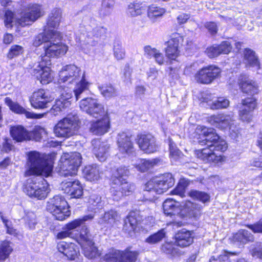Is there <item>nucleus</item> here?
Returning a JSON list of instances; mask_svg holds the SVG:
<instances>
[{
  "mask_svg": "<svg viewBox=\"0 0 262 262\" xmlns=\"http://www.w3.org/2000/svg\"><path fill=\"white\" fill-rule=\"evenodd\" d=\"M85 74L80 69L74 64L63 67L59 73V83H76L74 93L76 101L80 98V95L87 90L89 83L85 79Z\"/></svg>",
  "mask_w": 262,
  "mask_h": 262,
  "instance_id": "1",
  "label": "nucleus"
},
{
  "mask_svg": "<svg viewBox=\"0 0 262 262\" xmlns=\"http://www.w3.org/2000/svg\"><path fill=\"white\" fill-rule=\"evenodd\" d=\"M201 128L205 139L200 140L199 142L202 145H207V147L197 151L198 157L204 162L217 163L222 161V156L212 152V149L213 144H215V142L220 139L219 136L215 133L213 128H209L205 126H202Z\"/></svg>",
  "mask_w": 262,
  "mask_h": 262,
  "instance_id": "2",
  "label": "nucleus"
},
{
  "mask_svg": "<svg viewBox=\"0 0 262 262\" xmlns=\"http://www.w3.org/2000/svg\"><path fill=\"white\" fill-rule=\"evenodd\" d=\"M27 165V169L25 173L26 177L42 175L47 177L53 170L51 162L47 160L44 155L35 151L29 153Z\"/></svg>",
  "mask_w": 262,
  "mask_h": 262,
  "instance_id": "3",
  "label": "nucleus"
},
{
  "mask_svg": "<svg viewBox=\"0 0 262 262\" xmlns=\"http://www.w3.org/2000/svg\"><path fill=\"white\" fill-rule=\"evenodd\" d=\"M23 190L31 198L42 200L46 198L50 190L49 185L45 180L34 177L27 180Z\"/></svg>",
  "mask_w": 262,
  "mask_h": 262,
  "instance_id": "4",
  "label": "nucleus"
},
{
  "mask_svg": "<svg viewBox=\"0 0 262 262\" xmlns=\"http://www.w3.org/2000/svg\"><path fill=\"white\" fill-rule=\"evenodd\" d=\"M81 159L80 154L77 152L63 154L58 164L60 176L68 177L75 175L81 165Z\"/></svg>",
  "mask_w": 262,
  "mask_h": 262,
  "instance_id": "5",
  "label": "nucleus"
},
{
  "mask_svg": "<svg viewBox=\"0 0 262 262\" xmlns=\"http://www.w3.org/2000/svg\"><path fill=\"white\" fill-rule=\"evenodd\" d=\"M174 183V179L170 173H165L159 177H155L146 183L145 186L146 193L147 195L149 192L152 193L154 197L155 193L161 194L166 191L169 188L171 187Z\"/></svg>",
  "mask_w": 262,
  "mask_h": 262,
  "instance_id": "6",
  "label": "nucleus"
},
{
  "mask_svg": "<svg viewBox=\"0 0 262 262\" xmlns=\"http://www.w3.org/2000/svg\"><path fill=\"white\" fill-rule=\"evenodd\" d=\"M47 210L59 221L65 220L71 214L68 203L63 197L59 195L49 199L47 204Z\"/></svg>",
  "mask_w": 262,
  "mask_h": 262,
  "instance_id": "7",
  "label": "nucleus"
},
{
  "mask_svg": "<svg viewBox=\"0 0 262 262\" xmlns=\"http://www.w3.org/2000/svg\"><path fill=\"white\" fill-rule=\"evenodd\" d=\"M78 117L76 115H69L60 121L54 128V133L58 137H69L78 129Z\"/></svg>",
  "mask_w": 262,
  "mask_h": 262,
  "instance_id": "8",
  "label": "nucleus"
},
{
  "mask_svg": "<svg viewBox=\"0 0 262 262\" xmlns=\"http://www.w3.org/2000/svg\"><path fill=\"white\" fill-rule=\"evenodd\" d=\"M208 120L211 124L216 127L221 129L228 128L232 138L238 137L239 132L236 128L233 115L220 114L210 116Z\"/></svg>",
  "mask_w": 262,
  "mask_h": 262,
  "instance_id": "9",
  "label": "nucleus"
},
{
  "mask_svg": "<svg viewBox=\"0 0 262 262\" xmlns=\"http://www.w3.org/2000/svg\"><path fill=\"white\" fill-rule=\"evenodd\" d=\"M60 40L61 38L59 40L56 38L51 39L49 44H47L45 46L44 48L45 55L40 56L39 60L46 62L47 64H51V58L64 55L68 50V47L59 43L58 41Z\"/></svg>",
  "mask_w": 262,
  "mask_h": 262,
  "instance_id": "10",
  "label": "nucleus"
},
{
  "mask_svg": "<svg viewBox=\"0 0 262 262\" xmlns=\"http://www.w3.org/2000/svg\"><path fill=\"white\" fill-rule=\"evenodd\" d=\"M79 107L82 111L95 118L104 116L106 114L104 106L98 100L92 97L82 99L79 102Z\"/></svg>",
  "mask_w": 262,
  "mask_h": 262,
  "instance_id": "11",
  "label": "nucleus"
},
{
  "mask_svg": "<svg viewBox=\"0 0 262 262\" xmlns=\"http://www.w3.org/2000/svg\"><path fill=\"white\" fill-rule=\"evenodd\" d=\"M138 253L126 250L124 251L110 249L102 258L105 262H135Z\"/></svg>",
  "mask_w": 262,
  "mask_h": 262,
  "instance_id": "12",
  "label": "nucleus"
},
{
  "mask_svg": "<svg viewBox=\"0 0 262 262\" xmlns=\"http://www.w3.org/2000/svg\"><path fill=\"white\" fill-rule=\"evenodd\" d=\"M114 182L111 192L114 200L118 201L124 196L129 195L135 190V185L127 182L125 179L114 180Z\"/></svg>",
  "mask_w": 262,
  "mask_h": 262,
  "instance_id": "13",
  "label": "nucleus"
},
{
  "mask_svg": "<svg viewBox=\"0 0 262 262\" xmlns=\"http://www.w3.org/2000/svg\"><path fill=\"white\" fill-rule=\"evenodd\" d=\"M42 15L40 6L37 4H30L25 7L21 12L19 23L21 27L30 25Z\"/></svg>",
  "mask_w": 262,
  "mask_h": 262,
  "instance_id": "14",
  "label": "nucleus"
},
{
  "mask_svg": "<svg viewBox=\"0 0 262 262\" xmlns=\"http://www.w3.org/2000/svg\"><path fill=\"white\" fill-rule=\"evenodd\" d=\"M221 73V70L213 66H210L204 67L201 69L196 74V80L201 83L210 84Z\"/></svg>",
  "mask_w": 262,
  "mask_h": 262,
  "instance_id": "15",
  "label": "nucleus"
},
{
  "mask_svg": "<svg viewBox=\"0 0 262 262\" xmlns=\"http://www.w3.org/2000/svg\"><path fill=\"white\" fill-rule=\"evenodd\" d=\"M46 62L39 60L37 65L33 69L32 73L42 84H47L53 79V75Z\"/></svg>",
  "mask_w": 262,
  "mask_h": 262,
  "instance_id": "16",
  "label": "nucleus"
},
{
  "mask_svg": "<svg viewBox=\"0 0 262 262\" xmlns=\"http://www.w3.org/2000/svg\"><path fill=\"white\" fill-rule=\"evenodd\" d=\"M52 100L48 91L40 89L33 92L30 98L31 106L34 108L43 109Z\"/></svg>",
  "mask_w": 262,
  "mask_h": 262,
  "instance_id": "17",
  "label": "nucleus"
},
{
  "mask_svg": "<svg viewBox=\"0 0 262 262\" xmlns=\"http://www.w3.org/2000/svg\"><path fill=\"white\" fill-rule=\"evenodd\" d=\"M242 104L239 118L244 122H250L253 117L252 112L257 106L256 99L254 97L245 98L242 100Z\"/></svg>",
  "mask_w": 262,
  "mask_h": 262,
  "instance_id": "18",
  "label": "nucleus"
},
{
  "mask_svg": "<svg viewBox=\"0 0 262 262\" xmlns=\"http://www.w3.org/2000/svg\"><path fill=\"white\" fill-rule=\"evenodd\" d=\"M60 188L65 193H70L74 198H79L83 194L82 186L77 180L62 181Z\"/></svg>",
  "mask_w": 262,
  "mask_h": 262,
  "instance_id": "19",
  "label": "nucleus"
},
{
  "mask_svg": "<svg viewBox=\"0 0 262 262\" xmlns=\"http://www.w3.org/2000/svg\"><path fill=\"white\" fill-rule=\"evenodd\" d=\"M138 143L140 149L146 153L154 152L158 148L155 138L150 134L141 135Z\"/></svg>",
  "mask_w": 262,
  "mask_h": 262,
  "instance_id": "20",
  "label": "nucleus"
},
{
  "mask_svg": "<svg viewBox=\"0 0 262 262\" xmlns=\"http://www.w3.org/2000/svg\"><path fill=\"white\" fill-rule=\"evenodd\" d=\"M58 251L62 253L69 260H75L79 254L77 246L73 243L64 241L59 242L57 245Z\"/></svg>",
  "mask_w": 262,
  "mask_h": 262,
  "instance_id": "21",
  "label": "nucleus"
},
{
  "mask_svg": "<svg viewBox=\"0 0 262 262\" xmlns=\"http://www.w3.org/2000/svg\"><path fill=\"white\" fill-rule=\"evenodd\" d=\"M4 102L5 104L9 107L11 111L17 114H24L27 118H40L42 116V115H37L32 112L27 111L25 108L19 105L17 102H13L9 97H6L4 99Z\"/></svg>",
  "mask_w": 262,
  "mask_h": 262,
  "instance_id": "22",
  "label": "nucleus"
},
{
  "mask_svg": "<svg viewBox=\"0 0 262 262\" xmlns=\"http://www.w3.org/2000/svg\"><path fill=\"white\" fill-rule=\"evenodd\" d=\"M45 33L39 34L35 36L33 45L34 47H39L41 45H43V49L47 44H49L50 41L54 38L57 40L61 38L60 33L56 30H52L50 32L49 30L45 31Z\"/></svg>",
  "mask_w": 262,
  "mask_h": 262,
  "instance_id": "23",
  "label": "nucleus"
},
{
  "mask_svg": "<svg viewBox=\"0 0 262 262\" xmlns=\"http://www.w3.org/2000/svg\"><path fill=\"white\" fill-rule=\"evenodd\" d=\"M142 220L140 215L139 212H130L124 220L123 225V230L130 236L136 229L137 225L140 223Z\"/></svg>",
  "mask_w": 262,
  "mask_h": 262,
  "instance_id": "24",
  "label": "nucleus"
},
{
  "mask_svg": "<svg viewBox=\"0 0 262 262\" xmlns=\"http://www.w3.org/2000/svg\"><path fill=\"white\" fill-rule=\"evenodd\" d=\"M131 136L122 132L118 135L117 143L119 150L123 154H129L133 151V143L130 139Z\"/></svg>",
  "mask_w": 262,
  "mask_h": 262,
  "instance_id": "25",
  "label": "nucleus"
},
{
  "mask_svg": "<svg viewBox=\"0 0 262 262\" xmlns=\"http://www.w3.org/2000/svg\"><path fill=\"white\" fill-rule=\"evenodd\" d=\"M238 84L243 93L251 95H254L258 93V86L257 83L246 76H240L238 79Z\"/></svg>",
  "mask_w": 262,
  "mask_h": 262,
  "instance_id": "26",
  "label": "nucleus"
},
{
  "mask_svg": "<svg viewBox=\"0 0 262 262\" xmlns=\"http://www.w3.org/2000/svg\"><path fill=\"white\" fill-rule=\"evenodd\" d=\"M92 143L93 146V152L96 158L100 161H104L108 155L109 145L98 139L93 140Z\"/></svg>",
  "mask_w": 262,
  "mask_h": 262,
  "instance_id": "27",
  "label": "nucleus"
},
{
  "mask_svg": "<svg viewBox=\"0 0 262 262\" xmlns=\"http://www.w3.org/2000/svg\"><path fill=\"white\" fill-rule=\"evenodd\" d=\"M110 128V120L105 116L101 120L91 123L90 131L94 135H102L108 132Z\"/></svg>",
  "mask_w": 262,
  "mask_h": 262,
  "instance_id": "28",
  "label": "nucleus"
},
{
  "mask_svg": "<svg viewBox=\"0 0 262 262\" xmlns=\"http://www.w3.org/2000/svg\"><path fill=\"white\" fill-rule=\"evenodd\" d=\"M84 177L91 182H96L102 177V170L100 167L96 164L88 165L83 169Z\"/></svg>",
  "mask_w": 262,
  "mask_h": 262,
  "instance_id": "29",
  "label": "nucleus"
},
{
  "mask_svg": "<svg viewBox=\"0 0 262 262\" xmlns=\"http://www.w3.org/2000/svg\"><path fill=\"white\" fill-rule=\"evenodd\" d=\"M182 213L186 214L189 217H198L201 213L202 207L201 205L187 201L181 204Z\"/></svg>",
  "mask_w": 262,
  "mask_h": 262,
  "instance_id": "30",
  "label": "nucleus"
},
{
  "mask_svg": "<svg viewBox=\"0 0 262 262\" xmlns=\"http://www.w3.org/2000/svg\"><path fill=\"white\" fill-rule=\"evenodd\" d=\"M10 133L13 139L18 142L29 140L31 139L30 133L21 125L11 126Z\"/></svg>",
  "mask_w": 262,
  "mask_h": 262,
  "instance_id": "31",
  "label": "nucleus"
},
{
  "mask_svg": "<svg viewBox=\"0 0 262 262\" xmlns=\"http://www.w3.org/2000/svg\"><path fill=\"white\" fill-rule=\"evenodd\" d=\"M120 215L114 210H110L105 212L104 214L99 218L98 223L104 227H113L120 220Z\"/></svg>",
  "mask_w": 262,
  "mask_h": 262,
  "instance_id": "32",
  "label": "nucleus"
},
{
  "mask_svg": "<svg viewBox=\"0 0 262 262\" xmlns=\"http://www.w3.org/2000/svg\"><path fill=\"white\" fill-rule=\"evenodd\" d=\"M176 240L178 246L180 247L189 246L193 241L192 233L185 229L180 230L176 235Z\"/></svg>",
  "mask_w": 262,
  "mask_h": 262,
  "instance_id": "33",
  "label": "nucleus"
},
{
  "mask_svg": "<svg viewBox=\"0 0 262 262\" xmlns=\"http://www.w3.org/2000/svg\"><path fill=\"white\" fill-rule=\"evenodd\" d=\"M181 204L173 199H166L163 204L164 213L167 215H173L181 212Z\"/></svg>",
  "mask_w": 262,
  "mask_h": 262,
  "instance_id": "34",
  "label": "nucleus"
},
{
  "mask_svg": "<svg viewBox=\"0 0 262 262\" xmlns=\"http://www.w3.org/2000/svg\"><path fill=\"white\" fill-rule=\"evenodd\" d=\"M232 239L234 242L244 245L248 242H253L254 237L253 235L248 230L241 229L233 234Z\"/></svg>",
  "mask_w": 262,
  "mask_h": 262,
  "instance_id": "35",
  "label": "nucleus"
},
{
  "mask_svg": "<svg viewBox=\"0 0 262 262\" xmlns=\"http://www.w3.org/2000/svg\"><path fill=\"white\" fill-rule=\"evenodd\" d=\"M61 20V11L59 9H55L50 13L47 21V25L45 27V31L49 30L50 32L52 30L50 28L55 29L57 27ZM53 30H54V29Z\"/></svg>",
  "mask_w": 262,
  "mask_h": 262,
  "instance_id": "36",
  "label": "nucleus"
},
{
  "mask_svg": "<svg viewBox=\"0 0 262 262\" xmlns=\"http://www.w3.org/2000/svg\"><path fill=\"white\" fill-rule=\"evenodd\" d=\"M81 246L83 249L84 255L89 259L98 257L101 254V252L95 246L93 241L89 242V243L82 244Z\"/></svg>",
  "mask_w": 262,
  "mask_h": 262,
  "instance_id": "37",
  "label": "nucleus"
},
{
  "mask_svg": "<svg viewBox=\"0 0 262 262\" xmlns=\"http://www.w3.org/2000/svg\"><path fill=\"white\" fill-rule=\"evenodd\" d=\"M244 61L246 64L258 70L259 62L255 52L250 49H246L244 52Z\"/></svg>",
  "mask_w": 262,
  "mask_h": 262,
  "instance_id": "38",
  "label": "nucleus"
},
{
  "mask_svg": "<svg viewBox=\"0 0 262 262\" xmlns=\"http://www.w3.org/2000/svg\"><path fill=\"white\" fill-rule=\"evenodd\" d=\"M206 102L212 110L227 108L230 103L229 101L224 97H219L214 100H206Z\"/></svg>",
  "mask_w": 262,
  "mask_h": 262,
  "instance_id": "39",
  "label": "nucleus"
},
{
  "mask_svg": "<svg viewBox=\"0 0 262 262\" xmlns=\"http://www.w3.org/2000/svg\"><path fill=\"white\" fill-rule=\"evenodd\" d=\"M160 160L158 159L150 160L140 159L139 162L135 164L136 168L141 172H145L158 164Z\"/></svg>",
  "mask_w": 262,
  "mask_h": 262,
  "instance_id": "40",
  "label": "nucleus"
},
{
  "mask_svg": "<svg viewBox=\"0 0 262 262\" xmlns=\"http://www.w3.org/2000/svg\"><path fill=\"white\" fill-rule=\"evenodd\" d=\"M14 13L11 11H6L4 16V23L7 28H12L13 26H21L19 23L20 21V17L19 18L14 17Z\"/></svg>",
  "mask_w": 262,
  "mask_h": 262,
  "instance_id": "41",
  "label": "nucleus"
},
{
  "mask_svg": "<svg viewBox=\"0 0 262 262\" xmlns=\"http://www.w3.org/2000/svg\"><path fill=\"white\" fill-rule=\"evenodd\" d=\"M146 6L143 3L134 2L128 6V12L133 16L141 15L146 9Z\"/></svg>",
  "mask_w": 262,
  "mask_h": 262,
  "instance_id": "42",
  "label": "nucleus"
},
{
  "mask_svg": "<svg viewBox=\"0 0 262 262\" xmlns=\"http://www.w3.org/2000/svg\"><path fill=\"white\" fill-rule=\"evenodd\" d=\"M165 236L166 232L164 229H161L146 238L145 242L150 245L156 244L161 242Z\"/></svg>",
  "mask_w": 262,
  "mask_h": 262,
  "instance_id": "43",
  "label": "nucleus"
},
{
  "mask_svg": "<svg viewBox=\"0 0 262 262\" xmlns=\"http://www.w3.org/2000/svg\"><path fill=\"white\" fill-rule=\"evenodd\" d=\"M94 218V215L89 214L83 216L82 219H76L66 225L67 229L69 231L76 229L77 227L82 225L85 221L92 220Z\"/></svg>",
  "mask_w": 262,
  "mask_h": 262,
  "instance_id": "44",
  "label": "nucleus"
},
{
  "mask_svg": "<svg viewBox=\"0 0 262 262\" xmlns=\"http://www.w3.org/2000/svg\"><path fill=\"white\" fill-rule=\"evenodd\" d=\"M60 91V96L59 99L61 100L63 102H68L69 103V106L71 105V99L72 98L73 94L72 91L68 88L63 87V86H60L59 88Z\"/></svg>",
  "mask_w": 262,
  "mask_h": 262,
  "instance_id": "45",
  "label": "nucleus"
},
{
  "mask_svg": "<svg viewBox=\"0 0 262 262\" xmlns=\"http://www.w3.org/2000/svg\"><path fill=\"white\" fill-rule=\"evenodd\" d=\"M189 195L192 199L200 201L203 203L210 201L209 194L203 191L192 190L189 192Z\"/></svg>",
  "mask_w": 262,
  "mask_h": 262,
  "instance_id": "46",
  "label": "nucleus"
},
{
  "mask_svg": "<svg viewBox=\"0 0 262 262\" xmlns=\"http://www.w3.org/2000/svg\"><path fill=\"white\" fill-rule=\"evenodd\" d=\"M101 94L106 98L116 96L117 90L112 84H105L99 86Z\"/></svg>",
  "mask_w": 262,
  "mask_h": 262,
  "instance_id": "47",
  "label": "nucleus"
},
{
  "mask_svg": "<svg viewBox=\"0 0 262 262\" xmlns=\"http://www.w3.org/2000/svg\"><path fill=\"white\" fill-rule=\"evenodd\" d=\"M12 251V248L9 242H3L0 245V260H4L8 258Z\"/></svg>",
  "mask_w": 262,
  "mask_h": 262,
  "instance_id": "48",
  "label": "nucleus"
},
{
  "mask_svg": "<svg viewBox=\"0 0 262 262\" xmlns=\"http://www.w3.org/2000/svg\"><path fill=\"white\" fill-rule=\"evenodd\" d=\"M69 107V103L67 102H62L59 99L56 100L55 104L50 110V113L56 116L60 113L64 109Z\"/></svg>",
  "mask_w": 262,
  "mask_h": 262,
  "instance_id": "49",
  "label": "nucleus"
},
{
  "mask_svg": "<svg viewBox=\"0 0 262 262\" xmlns=\"http://www.w3.org/2000/svg\"><path fill=\"white\" fill-rule=\"evenodd\" d=\"M0 217L6 229V233L13 236L17 235V230L13 228L12 222L4 216L1 212H0Z\"/></svg>",
  "mask_w": 262,
  "mask_h": 262,
  "instance_id": "50",
  "label": "nucleus"
},
{
  "mask_svg": "<svg viewBox=\"0 0 262 262\" xmlns=\"http://www.w3.org/2000/svg\"><path fill=\"white\" fill-rule=\"evenodd\" d=\"M79 241L80 245L93 241L92 235L90 234L88 228L85 226H83L81 228Z\"/></svg>",
  "mask_w": 262,
  "mask_h": 262,
  "instance_id": "51",
  "label": "nucleus"
},
{
  "mask_svg": "<svg viewBox=\"0 0 262 262\" xmlns=\"http://www.w3.org/2000/svg\"><path fill=\"white\" fill-rule=\"evenodd\" d=\"M165 12L164 8L160 7L151 6L149 7L148 10V16L150 18L160 17L163 15Z\"/></svg>",
  "mask_w": 262,
  "mask_h": 262,
  "instance_id": "52",
  "label": "nucleus"
},
{
  "mask_svg": "<svg viewBox=\"0 0 262 262\" xmlns=\"http://www.w3.org/2000/svg\"><path fill=\"white\" fill-rule=\"evenodd\" d=\"M24 52V48L19 45H13L10 48L7 57L9 59H12L17 57Z\"/></svg>",
  "mask_w": 262,
  "mask_h": 262,
  "instance_id": "53",
  "label": "nucleus"
},
{
  "mask_svg": "<svg viewBox=\"0 0 262 262\" xmlns=\"http://www.w3.org/2000/svg\"><path fill=\"white\" fill-rule=\"evenodd\" d=\"M187 186V183L186 181L184 179L181 180L177 187L171 191V193L183 197L185 196V189Z\"/></svg>",
  "mask_w": 262,
  "mask_h": 262,
  "instance_id": "54",
  "label": "nucleus"
},
{
  "mask_svg": "<svg viewBox=\"0 0 262 262\" xmlns=\"http://www.w3.org/2000/svg\"><path fill=\"white\" fill-rule=\"evenodd\" d=\"M250 252L253 257L262 259V243L257 242L251 246Z\"/></svg>",
  "mask_w": 262,
  "mask_h": 262,
  "instance_id": "55",
  "label": "nucleus"
},
{
  "mask_svg": "<svg viewBox=\"0 0 262 262\" xmlns=\"http://www.w3.org/2000/svg\"><path fill=\"white\" fill-rule=\"evenodd\" d=\"M179 55V47L168 45L166 55L170 59L175 60Z\"/></svg>",
  "mask_w": 262,
  "mask_h": 262,
  "instance_id": "56",
  "label": "nucleus"
},
{
  "mask_svg": "<svg viewBox=\"0 0 262 262\" xmlns=\"http://www.w3.org/2000/svg\"><path fill=\"white\" fill-rule=\"evenodd\" d=\"M129 173V171L127 167L124 166H120L116 169L114 174L116 178L115 180L120 179L123 180V179H125L124 177L128 176Z\"/></svg>",
  "mask_w": 262,
  "mask_h": 262,
  "instance_id": "57",
  "label": "nucleus"
},
{
  "mask_svg": "<svg viewBox=\"0 0 262 262\" xmlns=\"http://www.w3.org/2000/svg\"><path fill=\"white\" fill-rule=\"evenodd\" d=\"M113 0H103L101 14L103 15H107L111 12L113 6Z\"/></svg>",
  "mask_w": 262,
  "mask_h": 262,
  "instance_id": "58",
  "label": "nucleus"
},
{
  "mask_svg": "<svg viewBox=\"0 0 262 262\" xmlns=\"http://www.w3.org/2000/svg\"><path fill=\"white\" fill-rule=\"evenodd\" d=\"M183 40V36L178 33L175 32L171 34L170 39L168 41V45L179 47L180 43Z\"/></svg>",
  "mask_w": 262,
  "mask_h": 262,
  "instance_id": "59",
  "label": "nucleus"
},
{
  "mask_svg": "<svg viewBox=\"0 0 262 262\" xmlns=\"http://www.w3.org/2000/svg\"><path fill=\"white\" fill-rule=\"evenodd\" d=\"M162 250L164 253L174 256L178 254V250L175 246L171 243H165L162 246Z\"/></svg>",
  "mask_w": 262,
  "mask_h": 262,
  "instance_id": "60",
  "label": "nucleus"
},
{
  "mask_svg": "<svg viewBox=\"0 0 262 262\" xmlns=\"http://www.w3.org/2000/svg\"><path fill=\"white\" fill-rule=\"evenodd\" d=\"M25 220L30 229H33L37 223L36 216L33 212L28 213L25 217Z\"/></svg>",
  "mask_w": 262,
  "mask_h": 262,
  "instance_id": "61",
  "label": "nucleus"
},
{
  "mask_svg": "<svg viewBox=\"0 0 262 262\" xmlns=\"http://www.w3.org/2000/svg\"><path fill=\"white\" fill-rule=\"evenodd\" d=\"M114 55L117 60L122 59L125 56V52L122 46L117 43L114 46Z\"/></svg>",
  "mask_w": 262,
  "mask_h": 262,
  "instance_id": "62",
  "label": "nucleus"
},
{
  "mask_svg": "<svg viewBox=\"0 0 262 262\" xmlns=\"http://www.w3.org/2000/svg\"><path fill=\"white\" fill-rule=\"evenodd\" d=\"M212 146V152H214V150L224 151L227 148L226 142L220 138L216 142H215V144H213Z\"/></svg>",
  "mask_w": 262,
  "mask_h": 262,
  "instance_id": "63",
  "label": "nucleus"
},
{
  "mask_svg": "<svg viewBox=\"0 0 262 262\" xmlns=\"http://www.w3.org/2000/svg\"><path fill=\"white\" fill-rule=\"evenodd\" d=\"M14 146L12 144V141L10 139L5 138L3 143V147L1 152L8 153L14 149Z\"/></svg>",
  "mask_w": 262,
  "mask_h": 262,
  "instance_id": "64",
  "label": "nucleus"
}]
</instances>
